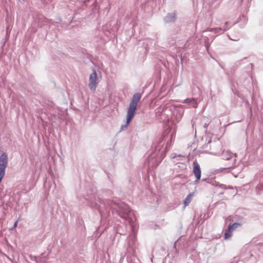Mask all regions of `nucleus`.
<instances>
[{
	"instance_id": "obj_4",
	"label": "nucleus",
	"mask_w": 263,
	"mask_h": 263,
	"mask_svg": "<svg viewBox=\"0 0 263 263\" xmlns=\"http://www.w3.org/2000/svg\"><path fill=\"white\" fill-rule=\"evenodd\" d=\"M240 224L237 222L234 223L233 224L229 226L228 229H227L225 231L224 233V238L228 239L232 235V231L236 228H237Z\"/></svg>"
},
{
	"instance_id": "obj_2",
	"label": "nucleus",
	"mask_w": 263,
	"mask_h": 263,
	"mask_svg": "<svg viewBox=\"0 0 263 263\" xmlns=\"http://www.w3.org/2000/svg\"><path fill=\"white\" fill-rule=\"evenodd\" d=\"M97 74L94 71L89 77V87L91 90H95L96 89L97 85Z\"/></svg>"
},
{
	"instance_id": "obj_3",
	"label": "nucleus",
	"mask_w": 263,
	"mask_h": 263,
	"mask_svg": "<svg viewBox=\"0 0 263 263\" xmlns=\"http://www.w3.org/2000/svg\"><path fill=\"white\" fill-rule=\"evenodd\" d=\"M193 165V173L196 178V181H199L201 177V169L199 164L197 162H194Z\"/></svg>"
},
{
	"instance_id": "obj_1",
	"label": "nucleus",
	"mask_w": 263,
	"mask_h": 263,
	"mask_svg": "<svg viewBox=\"0 0 263 263\" xmlns=\"http://www.w3.org/2000/svg\"><path fill=\"white\" fill-rule=\"evenodd\" d=\"M141 98V95L140 93L138 92L134 95L127 109L126 125H125V127L129 124L132 119L134 117L137 110L138 103L140 101Z\"/></svg>"
},
{
	"instance_id": "obj_7",
	"label": "nucleus",
	"mask_w": 263,
	"mask_h": 263,
	"mask_svg": "<svg viewBox=\"0 0 263 263\" xmlns=\"http://www.w3.org/2000/svg\"><path fill=\"white\" fill-rule=\"evenodd\" d=\"M222 155L223 159L227 160H230L232 157V153L228 151L223 152Z\"/></svg>"
},
{
	"instance_id": "obj_8",
	"label": "nucleus",
	"mask_w": 263,
	"mask_h": 263,
	"mask_svg": "<svg viewBox=\"0 0 263 263\" xmlns=\"http://www.w3.org/2000/svg\"><path fill=\"white\" fill-rule=\"evenodd\" d=\"M233 165V163H229L228 164V165H227L224 167H223V168L224 169H227V168H230L232 167V166Z\"/></svg>"
},
{
	"instance_id": "obj_9",
	"label": "nucleus",
	"mask_w": 263,
	"mask_h": 263,
	"mask_svg": "<svg viewBox=\"0 0 263 263\" xmlns=\"http://www.w3.org/2000/svg\"><path fill=\"white\" fill-rule=\"evenodd\" d=\"M17 223H18V221H16L15 223H14V227L15 228L17 227Z\"/></svg>"
},
{
	"instance_id": "obj_5",
	"label": "nucleus",
	"mask_w": 263,
	"mask_h": 263,
	"mask_svg": "<svg viewBox=\"0 0 263 263\" xmlns=\"http://www.w3.org/2000/svg\"><path fill=\"white\" fill-rule=\"evenodd\" d=\"M184 103H190L192 104L193 107L197 108L198 103L196 99L193 98H188L184 100Z\"/></svg>"
},
{
	"instance_id": "obj_6",
	"label": "nucleus",
	"mask_w": 263,
	"mask_h": 263,
	"mask_svg": "<svg viewBox=\"0 0 263 263\" xmlns=\"http://www.w3.org/2000/svg\"><path fill=\"white\" fill-rule=\"evenodd\" d=\"M194 196V193H191L189 194V195L186 197V198L184 199L183 202L184 207L185 208L186 206H187L189 203L191 202L192 200L193 197Z\"/></svg>"
}]
</instances>
